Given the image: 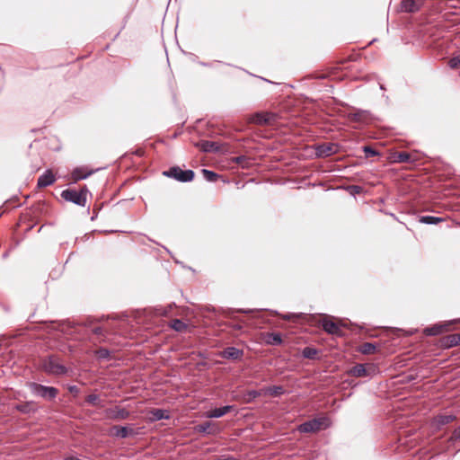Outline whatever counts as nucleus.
<instances>
[{
  "instance_id": "obj_19",
  "label": "nucleus",
  "mask_w": 460,
  "mask_h": 460,
  "mask_svg": "<svg viewBox=\"0 0 460 460\" xmlns=\"http://www.w3.org/2000/svg\"><path fill=\"white\" fill-rule=\"evenodd\" d=\"M337 150V146L333 144H323L317 147V154L321 156H329L334 154Z\"/></svg>"
},
{
  "instance_id": "obj_21",
  "label": "nucleus",
  "mask_w": 460,
  "mask_h": 460,
  "mask_svg": "<svg viewBox=\"0 0 460 460\" xmlns=\"http://www.w3.org/2000/svg\"><path fill=\"white\" fill-rule=\"evenodd\" d=\"M243 355V351L237 347H226L222 352V356L226 358L236 359Z\"/></svg>"
},
{
  "instance_id": "obj_9",
  "label": "nucleus",
  "mask_w": 460,
  "mask_h": 460,
  "mask_svg": "<svg viewBox=\"0 0 460 460\" xmlns=\"http://www.w3.org/2000/svg\"><path fill=\"white\" fill-rule=\"evenodd\" d=\"M458 323H460V319L442 322V323H437L431 327L425 328L423 330V333L427 336L439 335L444 332H450L452 330V326Z\"/></svg>"
},
{
  "instance_id": "obj_5",
  "label": "nucleus",
  "mask_w": 460,
  "mask_h": 460,
  "mask_svg": "<svg viewBox=\"0 0 460 460\" xmlns=\"http://www.w3.org/2000/svg\"><path fill=\"white\" fill-rule=\"evenodd\" d=\"M330 425L329 419L326 417H321L317 419H313L311 420L305 421L300 424L297 428L298 431L301 433H309L315 432L320 429H324L328 428Z\"/></svg>"
},
{
  "instance_id": "obj_1",
  "label": "nucleus",
  "mask_w": 460,
  "mask_h": 460,
  "mask_svg": "<svg viewBox=\"0 0 460 460\" xmlns=\"http://www.w3.org/2000/svg\"><path fill=\"white\" fill-rule=\"evenodd\" d=\"M128 325L127 319L103 321L100 325H89L86 330L89 335V341L93 344L110 341L108 335L110 334L109 330L119 328V331H123Z\"/></svg>"
},
{
  "instance_id": "obj_24",
  "label": "nucleus",
  "mask_w": 460,
  "mask_h": 460,
  "mask_svg": "<svg viewBox=\"0 0 460 460\" xmlns=\"http://www.w3.org/2000/svg\"><path fill=\"white\" fill-rule=\"evenodd\" d=\"M45 324L47 325V328L60 330L62 332H66L69 329L72 328V326H70L69 323H66L65 322H46Z\"/></svg>"
},
{
  "instance_id": "obj_47",
  "label": "nucleus",
  "mask_w": 460,
  "mask_h": 460,
  "mask_svg": "<svg viewBox=\"0 0 460 460\" xmlns=\"http://www.w3.org/2000/svg\"><path fill=\"white\" fill-rule=\"evenodd\" d=\"M243 159V157H238L237 158V161L239 162L240 160Z\"/></svg>"
},
{
  "instance_id": "obj_3",
  "label": "nucleus",
  "mask_w": 460,
  "mask_h": 460,
  "mask_svg": "<svg viewBox=\"0 0 460 460\" xmlns=\"http://www.w3.org/2000/svg\"><path fill=\"white\" fill-rule=\"evenodd\" d=\"M189 309H184L179 314H175V315H181V318H172L169 321L168 325L171 329L177 332L187 333L194 328V324L191 323L190 319L188 318Z\"/></svg>"
},
{
  "instance_id": "obj_6",
  "label": "nucleus",
  "mask_w": 460,
  "mask_h": 460,
  "mask_svg": "<svg viewBox=\"0 0 460 460\" xmlns=\"http://www.w3.org/2000/svg\"><path fill=\"white\" fill-rule=\"evenodd\" d=\"M278 115L273 112L261 111L256 112L248 118L249 123H253L260 126H272L277 123Z\"/></svg>"
},
{
  "instance_id": "obj_16",
  "label": "nucleus",
  "mask_w": 460,
  "mask_h": 460,
  "mask_svg": "<svg viewBox=\"0 0 460 460\" xmlns=\"http://www.w3.org/2000/svg\"><path fill=\"white\" fill-rule=\"evenodd\" d=\"M197 146L204 152H217L219 145L217 142L203 140L197 144Z\"/></svg>"
},
{
  "instance_id": "obj_37",
  "label": "nucleus",
  "mask_w": 460,
  "mask_h": 460,
  "mask_svg": "<svg viewBox=\"0 0 460 460\" xmlns=\"http://www.w3.org/2000/svg\"><path fill=\"white\" fill-rule=\"evenodd\" d=\"M95 354L99 358H107L110 355V351L105 348H101Z\"/></svg>"
},
{
  "instance_id": "obj_2",
  "label": "nucleus",
  "mask_w": 460,
  "mask_h": 460,
  "mask_svg": "<svg viewBox=\"0 0 460 460\" xmlns=\"http://www.w3.org/2000/svg\"><path fill=\"white\" fill-rule=\"evenodd\" d=\"M318 324L329 334L336 337L346 336L349 332V323L332 315L322 314Z\"/></svg>"
},
{
  "instance_id": "obj_4",
  "label": "nucleus",
  "mask_w": 460,
  "mask_h": 460,
  "mask_svg": "<svg viewBox=\"0 0 460 460\" xmlns=\"http://www.w3.org/2000/svg\"><path fill=\"white\" fill-rule=\"evenodd\" d=\"M88 190L84 186L79 191L75 190H65L61 193V197L69 202H73L78 206L85 207L87 201Z\"/></svg>"
},
{
  "instance_id": "obj_8",
  "label": "nucleus",
  "mask_w": 460,
  "mask_h": 460,
  "mask_svg": "<svg viewBox=\"0 0 460 460\" xmlns=\"http://www.w3.org/2000/svg\"><path fill=\"white\" fill-rule=\"evenodd\" d=\"M31 393L46 400H53L58 394V390L53 386L31 383L29 385Z\"/></svg>"
},
{
  "instance_id": "obj_31",
  "label": "nucleus",
  "mask_w": 460,
  "mask_h": 460,
  "mask_svg": "<svg viewBox=\"0 0 460 460\" xmlns=\"http://www.w3.org/2000/svg\"><path fill=\"white\" fill-rule=\"evenodd\" d=\"M113 429L114 435L121 438H127L129 433V430L127 427L115 426Z\"/></svg>"
},
{
  "instance_id": "obj_44",
  "label": "nucleus",
  "mask_w": 460,
  "mask_h": 460,
  "mask_svg": "<svg viewBox=\"0 0 460 460\" xmlns=\"http://www.w3.org/2000/svg\"><path fill=\"white\" fill-rule=\"evenodd\" d=\"M352 188L355 190L356 192H359V190H361V188L358 186H353Z\"/></svg>"
},
{
  "instance_id": "obj_25",
  "label": "nucleus",
  "mask_w": 460,
  "mask_h": 460,
  "mask_svg": "<svg viewBox=\"0 0 460 460\" xmlns=\"http://www.w3.org/2000/svg\"><path fill=\"white\" fill-rule=\"evenodd\" d=\"M441 345H460V333H453L445 336L442 339Z\"/></svg>"
},
{
  "instance_id": "obj_34",
  "label": "nucleus",
  "mask_w": 460,
  "mask_h": 460,
  "mask_svg": "<svg viewBox=\"0 0 460 460\" xmlns=\"http://www.w3.org/2000/svg\"><path fill=\"white\" fill-rule=\"evenodd\" d=\"M281 318L288 322L297 323L302 318V316L300 314H288L281 315Z\"/></svg>"
},
{
  "instance_id": "obj_7",
  "label": "nucleus",
  "mask_w": 460,
  "mask_h": 460,
  "mask_svg": "<svg viewBox=\"0 0 460 460\" xmlns=\"http://www.w3.org/2000/svg\"><path fill=\"white\" fill-rule=\"evenodd\" d=\"M163 174L181 182L191 181L195 176L192 170L183 171L179 166L171 167L168 171H164Z\"/></svg>"
},
{
  "instance_id": "obj_15",
  "label": "nucleus",
  "mask_w": 460,
  "mask_h": 460,
  "mask_svg": "<svg viewBox=\"0 0 460 460\" xmlns=\"http://www.w3.org/2000/svg\"><path fill=\"white\" fill-rule=\"evenodd\" d=\"M233 409V406L226 405L220 408H216L205 413L207 418H220L225 414L228 413Z\"/></svg>"
},
{
  "instance_id": "obj_17",
  "label": "nucleus",
  "mask_w": 460,
  "mask_h": 460,
  "mask_svg": "<svg viewBox=\"0 0 460 460\" xmlns=\"http://www.w3.org/2000/svg\"><path fill=\"white\" fill-rule=\"evenodd\" d=\"M31 335L28 333H20L18 336L9 337L8 340L3 337L0 341L5 342V345H13V343H22L28 341Z\"/></svg>"
},
{
  "instance_id": "obj_33",
  "label": "nucleus",
  "mask_w": 460,
  "mask_h": 460,
  "mask_svg": "<svg viewBox=\"0 0 460 460\" xmlns=\"http://www.w3.org/2000/svg\"><path fill=\"white\" fill-rule=\"evenodd\" d=\"M211 426H212V422L207 421V422L198 425L196 427V430L198 432L210 434V433H212V431L210 430Z\"/></svg>"
},
{
  "instance_id": "obj_45",
  "label": "nucleus",
  "mask_w": 460,
  "mask_h": 460,
  "mask_svg": "<svg viewBox=\"0 0 460 460\" xmlns=\"http://www.w3.org/2000/svg\"><path fill=\"white\" fill-rule=\"evenodd\" d=\"M318 77H319V78H325V77H326V75H319Z\"/></svg>"
},
{
  "instance_id": "obj_18",
  "label": "nucleus",
  "mask_w": 460,
  "mask_h": 460,
  "mask_svg": "<svg viewBox=\"0 0 460 460\" xmlns=\"http://www.w3.org/2000/svg\"><path fill=\"white\" fill-rule=\"evenodd\" d=\"M92 172L88 171L85 167H78L75 168L71 174V179L73 181L76 182L82 179H85L89 175H91Z\"/></svg>"
},
{
  "instance_id": "obj_23",
  "label": "nucleus",
  "mask_w": 460,
  "mask_h": 460,
  "mask_svg": "<svg viewBox=\"0 0 460 460\" xmlns=\"http://www.w3.org/2000/svg\"><path fill=\"white\" fill-rule=\"evenodd\" d=\"M349 373L355 377L367 376L368 375L367 367L364 364H358L350 368Z\"/></svg>"
},
{
  "instance_id": "obj_27",
  "label": "nucleus",
  "mask_w": 460,
  "mask_h": 460,
  "mask_svg": "<svg viewBox=\"0 0 460 460\" xmlns=\"http://www.w3.org/2000/svg\"><path fill=\"white\" fill-rule=\"evenodd\" d=\"M261 391L264 394H270L272 396H278L284 393L283 387L279 385L265 387Z\"/></svg>"
},
{
  "instance_id": "obj_41",
  "label": "nucleus",
  "mask_w": 460,
  "mask_h": 460,
  "mask_svg": "<svg viewBox=\"0 0 460 460\" xmlns=\"http://www.w3.org/2000/svg\"><path fill=\"white\" fill-rule=\"evenodd\" d=\"M364 151L366 154H371L372 155H375L376 153L369 146H365Z\"/></svg>"
},
{
  "instance_id": "obj_43",
  "label": "nucleus",
  "mask_w": 460,
  "mask_h": 460,
  "mask_svg": "<svg viewBox=\"0 0 460 460\" xmlns=\"http://www.w3.org/2000/svg\"><path fill=\"white\" fill-rule=\"evenodd\" d=\"M352 119L355 120V121H359L361 119V114L359 113H355L352 115Z\"/></svg>"
},
{
  "instance_id": "obj_13",
  "label": "nucleus",
  "mask_w": 460,
  "mask_h": 460,
  "mask_svg": "<svg viewBox=\"0 0 460 460\" xmlns=\"http://www.w3.org/2000/svg\"><path fill=\"white\" fill-rule=\"evenodd\" d=\"M56 181V177L51 170H47L38 179L37 186L39 188H44L53 184Z\"/></svg>"
},
{
  "instance_id": "obj_29",
  "label": "nucleus",
  "mask_w": 460,
  "mask_h": 460,
  "mask_svg": "<svg viewBox=\"0 0 460 460\" xmlns=\"http://www.w3.org/2000/svg\"><path fill=\"white\" fill-rule=\"evenodd\" d=\"M172 308H173L172 305H170L167 307L155 308L154 310V314L155 316H172L171 311Z\"/></svg>"
},
{
  "instance_id": "obj_20",
  "label": "nucleus",
  "mask_w": 460,
  "mask_h": 460,
  "mask_svg": "<svg viewBox=\"0 0 460 460\" xmlns=\"http://www.w3.org/2000/svg\"><path fill=\"white\" fill-rule=\"evenodd\" d=\"M456 420L454 414H439L434 418V423L438 428L448 424Z\"/></svg>"
},
{
  "instance_id": "obj_12",
  "label": "nucleus",
  "mask_w": 460,
  "mask_h": 460,
  "mask_svg": "<svg viewBox=\"0 0 460 460\" xmlns=\"http://www.w3.org/2000/svg\"><path fill=\"white\" fill-rule=\"evenodd\" d=\"M422 4L423 0H402L401 3L402 10L407 13L417 12Z\"/></svg>"
},
{
  "instance_id": "obj_26",
  "label": "nucleus",
  "mask_w": 460,
  "mask_h": 460,
  "mask_svg": "<svg viewBox=\"0 0 460 460\" xmlns=\"http://www.w3.org/2000/svg\"><path fill=\"white\" fill-rule=\"evenodd\" d=\"M263 339L267 344H271L273 342L281 343L282 339L281 335L279 332H265L262 333Z\"/></svg>"
},
{
  "instance_id": "obj_36",
  "label": "nucleus",
  "mask_w": 460,
  "mask_h": 460,
  "mask_svg": "<svg viewBox=\"0 0 460 460\" xmlns=\"http://www.w3.org/2000/svg\"><path fill=\"white\" fill-rule=\"evenodd\" d=\"M202 172H203V175L206 178V180H208L209 181H214L217 179V174L212 171L203 169Z\"/></svg>"
},
{
  "instance_id": "obj_35",
  "label": "nucleus",
  "mask_w": 460,
  "mask_h": 460,
  "mask_svg": "<svg viewBox=\"0 0 460 460\" xmlns=\"http://www.w3.org/2000/svg\"><path fill=\"white\" fill-rule=\"evenodd\" d=\"M448 66L451 68H458L460 66V53L449 59Z\"/></svg>"
},
{
  "instance_id": "obj_22",
  "label": "nucleus",
  "mask_w": 460,
  "mask_h": 460,
  "mask_svg": "<svg viewBox=\"0 0 460 460\" xmlns=\"http://www.w3.org/2000/svg\"><path fill=\"white\" fill-rule=\"evenodd\" d=\"M15 410L22 413H31L35 412L37 411V408L35 407V403L32 401L26 402L23 403H20L15 405Z\"/></svg>"
},
{
  "instance_id": "obj_32",
  "label": "nucleus",
  "mask_w": 460,
  "mask_h": 460,
  "mask_svg": "<svg viewBox=\"0 0 460 460\" xmlns=\"http://www.w3.org/2000/svg\"><path fill=\"white\" fill-rule=\"evenodd\" d=\"M443 219L440 217H436L432 216H423L420 218V222L423 224H438Z\"/></svg>"
},
{
  "instance_id": "obj_30",
  "label": "nucleus",
  "mask_w": 460,
  "mask_h": 460,
  "mask_svg": "<svg viewBox=\"0 0 460 460\" xmlns=\"http://www.w3.org/2000/svg\"><path fill=\"white\" fill-rule=\"evenodd\" d=\"M318 353V350L313 347H305V349L302 351L303 356L310 359L316 358Z\"/></svg>"
},
{
  "instance_id": "obj_11",
  "label": "nucleus",
  "mask_w": 460,
  "mask_h": 460,
  "mask_svg": "<svg viewBox=\"0 0 460 460\" xmlns=\"http://www.w3.org/2000/svg\"><path fill=\"white\" fill-rule=\"evenodd\" d=\"M129 412L124 408L114 407L105 410V416L107 419L120 420L128 417Z\"/></svg>"
},
{
  "instance_id": "obj_40",
  "label": "nucleus",
  "mask_w": 460,
  "mask_h": 460,
  "mask_svg": "<svg viewBox=\"0 0 460 460\" xmlns=\"http://www.w3.org/2000/svg\"><path fill=\"white\" fill-rule=\"evenodd\" d=\"M451 438L455 440L460 439V426L454 430Z\"/></svg>"
},
{
  "instance_id": "obj_10",
  "label": "nucleus",
  "mask_w": 460,
  "mask_h": 460,
  "mask_svg": "<svg viewBox=\"0 0 460 460\" xmlns=\"http://www.w3.org/2000/svg\"><path fill=\"white\" fill-rule=\"evenodd\" d=\"M43 368L46 372L54 375H62L66 373V367L58 362L55 357H49L43 362Z\"/></svg>"
},
{
  "instance_id": "obj_14",
  "label": "nucleus",
  "mask_w": 460,
  "mask_h": 460,
  "mask_svg": "<svg viewBox=\"0 0 460 460\" xmlns=\"http://www.w3.org/2000/svg\"><path fill=\"white\" fill-rule=\"evenodd\" d=\"M394 162L396 163H410L412 164L417 160V156L414 154L407 152H396L393 155Z\"/></svg>"
},
{
  "instance_id": "obj_39",
  "label": "nucleus",
  "mask_w": 460,
  "mask_h": 460,
  "mask_svg": "<svg viewBox=\"0 0 460 460\" xmlns=\"http://www.w3.org/2000/svg\"><path fill=\"white\" fill-rule=\"evenodd\" d=\"M376 347H360V352L363 354H371L376 351Z\"/></svg>"
},
{
  "instance_id": "obj_28",
  "label": "nucleus",
  "mask_w": 460,
  "mask_h": 460,
  "mask_svg": "<svg viewBox=\"0 0 460 460\" xmlns=\"http://www.w3.org/2000/svg\"><path fill=\"white\" fill-rule=\"evenodd\" d=\"M151 420H160L164 419H168L169 415L167 411L162 409H155L150 411Z\"/></svg>"
},
{
  "instance_id": "obj_46",
  "label": "nucleus",
  "mask_w": 460,
  "mask_h": 460,
  "mask_svg": "<svg viewBox=\"0 0 460 460\" xmlns=\"http://www.w3.org/2000/svg\"><path fill=\"white\" fill-rule=\"evenodd\" d=\"M362 345L368 346V345H372V344H371V343H369V342H365V343H363Z\"/></svg>"
},
{
  "instance_id": "obj_42",
  "label": "nucleus",
  "mask_w": 460,
  "mask_h": 460,
  "mask_svg": "<svg viewBox=\"0 0 460 460\" xmlns=\"http://www.w3.org/2000/svg\"><path fill=\"white\" fill-rule=\"evenodd\" d=\"M261 394H263L262 391L261 392H257V391L249 392V395L252 398H255V397L261 395Z\"/></svg>"
},
{
  "instance_id": "obj_38",
  "label": "nucleus",
  "mask_w": 460,
  "mask_h": 460,
  "mask_svg": "<svg viewBox=\"0 0 460 460\" xmlns=\"http://www.w3.org/2000/svg\"><path fill=\"white\" fill-rule=\"evenodd\" d=\"M99 401H100V399L97 394H89L86 397V402L92 405H97Z\"/></svg>"
}]
</instances>
